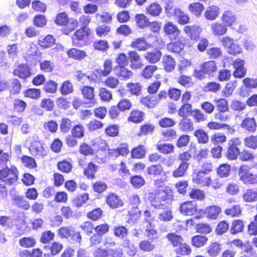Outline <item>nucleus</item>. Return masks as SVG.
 <instances>
[{
  "instance_id": "aec40b11",
  "label": "nucleus",
  "mask_w": 257,
  "mask_h": 257,
  "mask_svg": "<svg viewBox=\"0 0 257 257\" xmlns=\"http://www.w3.org/2000/svg\"><path fill=\"white\" fill-rule=\"evenodd\" d=\"M145 56L148 62L151 63H155L160 60L161 57V52L158 49H154L151 52H148Z\"/></svg>"
},
{
  "instance_id": "c03bdc74",
  "label": "nucleus",
  "mask_w": 257,
  "mask_h": 257,
  "mask_svg": "<svg viewBox=\"0 0 257 257\" xmlns=\"http://www.w3.org/2000/svg\"><path fill=\"white\" fill-rule=\"evenodd\" d=\"M189 163L186 162H182L178 168L173 172L175 177H182L184 175L186 170L188 168Z\"/></svg>"
},
{
  "instance_id": "ea45409f",
  "label": "nucleus",
  "mask_w": 257,
  "mask_h": 257,
  "mask_svg": "<svg viewBox=\"0 0 257 257\" xmlns=\"http://www.w3.org/2000/svg\"><path fill=\"white\" fill-rule=\"evenodd\" d=\"M208 240V238L205 235H195L192 237V245L196 247H200L204 245Z\"/></svg>"
},
{
  "instance_id": "f704fd0d",
  "label": "nucleus",
  "mask_w": 257,
  "mask_h": 257,
  "mask_svg": "<svg viewBox=\"0 0 257 257\" xmlns=\"http://www.w3.org/2000/svg\"><path fill=\"white\" fill-rule=\"evenodd\" d=\"M221 209L219 207L213 205L207 207L205 209V212L208 218L215 219L217 217Z\"/></svg>"
},
{
  "instance_id": "1a4fd4ad",
  "label": "nucleus",
  "mask_w": 257,
  "mask_h": 257,
  "mask_svg": "<svg viewBox=\"0 0 257 257\" xmlns=\"http://www.w3.org/2000/svg\"><path fill=\"white\" fill-rule=\"evenodd\" d=\"M106 202L107 204L111 208H116L123 205L122 200L113 193H110L107 196Z\"/></svg>"
},
{
  "instance_id": "9d476101",
  "label": "nucleus",
  "mask_w": 257,
  "mask_h": 257,
  "mask_svg": "<svg viewBox=\"0 0 257 257\" xmlns=\"http://www.w3.org/2000/svg\"><path fill=\"white\" fill-rule=\"evenodd\" d=\"M207 174L203 171L200 170L197 172H194L193 175V181L197 184L209 185L211 181L210 177H206Z\"/></svg>"
},
{
  "instance_id": "4c0bfd02",
  "label": "nucleus",
  "mask_w": 257,
  "mask_h": 257,
  "mask_svg": "<svg viewBox=\"0 0 257 257\" xmlns=\"http://www.w3.org/2000/svg\"><path fill=\"white\" fill-rule=\"evenodd\" d=\"M212 32L215 35H222L226 33L227 27L224 24L216 23L212 25Z\"/></svg>"
},
{
  "instance_id": "cd10ccee",
  "label": "nucleus",
  "mask_w": 257,
  "mask_h": 257,
  "mask_svg": "<svg viewBox=\"0 0 257 257\" xmlns=\"http://www.w3.org/2000/svg\"><path fill=\"white\" fill-rule=\"evenodd\" d=\"M174 17L177 20L179 24L183 25L189 23L190 21V17L188 15L180 9L177 11V13Z\"/></svg>"
},
{
  "instance_id": "bf43d9fd",
  "label": "nucleus",
  "mask_w": 257,
  "mask_h": 257,
  "mask_svg": "<svg viewBox=\"0 0 257 257\" xmlns=\"http://www.w3.org/2000/svg\"><path fill=\"white\" fill-rule=\"evenodd\" d=\"M57 168L61 172L68 173L72 169V164L66 160H63L57 163Z\"/></svg>"
},
{
  "instance_id": "0eeeda50",
  "label": "nucleus",
  "mask_w": 257,
  "mask_h": 257,
  "mask_svg": "<svg viewBox=\"0 0 257 257\" xmlns=\"http://www.w3.org/2000/svg\"><path fill=\"white\" fill-rule=\"evenodd\" d=\"M184 31L192 40H197L200 36L202 29L198 26H187L184 28Z\"/></svg>"
},
{
  "instance_id": "7c9ffc66",
  "label": "nucleus",
  "mask_w": 257,
  "mask_h": 257,
  "mask_svg": "<svg viewBox=\"0 0 257 257\" xmlns=\"http://www.w3.org/2000/svg\"><path fill=\"white\" fill-rule=\"evenodd\" d=\"M135 20L137 26L141 29L148 27L150 25L149 19L144 14H137L135 16Z\"/></svg>"
},
{
  "instance_id": "dca6fc26",
  "label": "nucleus",
  "mask_w": 257,
  "mask_h": 257,
  "mask_svg": "<svg viewBox=\"0 0 257 257\" xmlns=\"http://www.w3.org/2000/svg\"><path fill=\"white\" fill-rule=\"evenodd\" d=\"M188 10L193 15L199 18L204 10V6L200 2L193 3L189 5Z\"/></svg>"
},
{
  "instance_id": "a878e982",
  "label": "nucleus",
  "mask_w": 257,
  "mask_h": 257,
  "mask_svg": "<svg viewBox=\"0 0 257 257\" xmlns=\"http://www.w3.org/2000/svg\"><path fill=\"white\" fill-rule=\"evenodd\" d=\"M185 44L181 40L172 42L168 44V49L174 53L179 54L184 49Z\"/></svg>"
},
{
  "instance_id": "774afa93",
  "label": "nucleus",
  "mask_w": 257,
  "mask_h": 257,
  "mask_svg": "<svg viewBox=\"0 0 257 257\" xmlns=\"http://www.w3.org/2000/svg\"><path fill=\"white\" fill-rule=\"evenodd\" d=\"M40 90L35 88H28L24 92V95L26 97L35 99L39 98L40 97Z\"/></svg>"
},
{
  "instance_id": "de8ad7c7",
  "label": "nucleus",
  "mask_w": 257,
  "mask_h": 257,
  "mask_svg": "<svg viewBox=\"0 0 257 257\" xmlns=\"http://www.w3.org/2000/svg\"><path fill=\"white\" fill-rule=\"evenodd\" d=\"M55 42V39L52 35H48L43 39L42 40H39V44L44 48H47L51 47Z\"/></svg>"
},
{
  "instance_id": "f257e3e1",
  "label": "nucleus",
  "mask_w": 257,
  "mask_h": 257,
  "mask_svg": "<svg viewBox=\"0 0 257 257\" xmlns=\"http://www.w3.org/2000/svg\"><path fill=\"white\" fill-rule=\"evenodd\" d=\"M173 199V190L168 187L164 190H158L152 193L150 196L152 206L157 209H164L166 207L165 202L170 203Z\"/></svg>"
},
{
  "instance_id": "603ef678",
  "label": "nucleus",
  "mask_w": 257,
  "mask_h": 257,
  "mask_svg": "<svg viewBox=\"0 0 257 257\" xmlns=\"http://www.w3.org/2000/svg\"><path fill=\"white\" fill-rule=\"evenodd\" d=\"M243 223L241 220H236L233 221L230 230L231 234H235L243 231Z\"/></svg>"
},
{
  "instance_id": "6ab92c4d",
  "label": "nucleus",
  "mask_w": 257,
  "mask_h": 257,
  "mask_svg": "<svg viewBox=\"0 0 257 257\" xmlns=\"http://www.w3.org/2000/svg\"><path fill=\"white\" fill-rule=\"evenodd\" d=\"M236 145L235 142L233 141L232 144L228 147L226 154V157L228 160H233L237 159L239 154V149Z\"/></svg>"
},
{
  "instance_id": "412c9836",
  "label": "nucleus",
  "mask_w": 257,
  "mask_h": 257,
  "mask_svg": "<svg viewBox=\"0 0 257 257\" xmlns=\"http://www.w3.org/2000/svg\"><path fill=\"white\" fill-rule=\"evenodd\" d=\"M192 106L190 103H183L178 111V115L182 117H188L193 113Z\"/></svg>"
},
{
  "instance_id": "5701e85b",
  "label": "nucleus",
  "mask_w": 257,
  "mask_h": 257,
  "mask_svg": "<svg viewBox=\"0 0 257 257\" xmlns=\"http://www.w3.org/2000/svg\"><path fill=\"white\" fill-rule=\"evenodd\" d=\"M88 199L89 194L87 193H84L75 196L72 199V203L77 207H80L85 204Z\"/></svg>"
},
{
  "instance_id": "72a5a7b5",
  "label": "nucleus",
  "mask_w": 257,
  "mask_h": 257,
  "mask_svg": "<svg viewBox=\"0 0 257 257\" xmlns=\"http://www.w3.org/2000/svg\"><path fill=\"white\" fill-rule=\"evenodd\" d=\"M221 250V245L217 242L211 243L207 248V252L210 256L215 257L217 256Z\"/></svg>"
},
{
  "instance_id": "2eb2a0df",
  "label": "nucleus",
  "mask_w": 257,
  "mask_h": 257,
  "mask_svg": "<svg viewBox=\"0 0 257 257\" xmlns=\"http://www.w3.org/2000/svg\"><path fill=\"white\" fill-rule=\"evenodd\" d=\"M32 155L44 156L46 155L43 147L40 142L34 141L31 143L29 148Z\"/></svg>"
},
{
  "instance_id": "338daca9",
  "label": "nucleus",
  "mask_w": 257,
  "mask_h": 257,
  "mask_svg": "<svg viewBox=\"0 0 257 257\" xmlns=\"http://www.w3.org/2000/svg\"><path fill=\"white\" fill-rule=\"evenodd\" d=\"M60 90L62 95H65L68 94L72 92L73 90V85L69 81H65L62 84Z\"/></svg>"
},
{
  "instance_id": "a18cd8bd",
  "label": "nucleus",
  "mask_w": 257,
  "mask_h": 257,
  "mask_svg": "<svg viewBox=\"0 0 257 257\" xmlns=\"http://www.w3.org/2000/svg\"><path fill=\"white\" fill-rule=\"evenodd\" d=\"M194 135L197 138L199 143L205 144L209 139L208 136L203 129H197L194 133Z\"/></svg>"
},
{
  "instance_id": "f03ea898",
  "label": "nucleus",
  "mask_w": 257,
  "mask_h": 257,
  "mask_svg": "<svg viewBox=\"0 0 257 257\" xmlns=\"http://www.w3.org/2000/svg\"><path fill=\"white\" fill-rule=\"evenodd\" d=\"M18 179V171L16 167L9 168L8 166L0 170V180L5 184L11 185Z\"/></svg>"
},
{
  "instance_id": "37998d69",
  "label": "nucleus",
  "mask_w": 257,
  "mask_h": 257,
  "mask_svg": "<svg viewBox=\"0 0 257 257\" xmlns=\"http://www.w3.org/2000/svg\"><path fill=\"white\" fill-rule=\"evenodd\" d=\"M146 153L144 146L139 145L134 148L131 152V156L133 158L142 159L145 157Z\"/></svg>"
},
{
  "instance_id": "4468645a",
  "label": "nucleus",
  "mask_w": 257,
  "mask_h": 257,
  "mask_svg": "<svg viewBox=\"0 0 257 257\" xmlns=\"http://www.w3.org/2000/svg\"><path fill=\"white\" fill-rule=\"evenodd\" d=\"M90 34V30L87 27H82L81 28L77 30L72 38L73 43H76V41L83 40L87 38Z\"/></svg>"
},
{
  "instance_id": "c756f323",
  "label": "nucleus",
  "mask_w": 257,
  "mask_h": 257,
  "mask_svg": "<svg viewBox=\"0 0 257 257\" xmlns=\"http://www.w3.org/2000/svg\"><path fill=\"white\" fill-rule=\"evenodd\" d=\"M222 20L227 26L230 27L235 22L236 17L232 12L226 11L223 14Z\"/></svg>"
},
{
  "instance_id": "ddd939ff",
  "label": "nucleus",
  "mask_w": 257,
  "mask_h": 257,
  "mask_svg": "<svg viewBox=\"0 0 257 257\" xmlns=\"http://www.w3.org/2000/svg\"><path fill=\"white\" fill-rule=\"evenodd\" d=\"M179 129L182 132H189L194 130L192 120L188 117H182L178 124Z\"/></svg>"
},
{
  "instance_id": "e433bc0d",
  "label": "nucleus",
  "mask_w": 257,
  "mask_h": 257,
  "mask_svg": "<svg viewBox=\"0 0 257 257\" xmlns=\"http://www.w3.org/2000/svg\"><path fill=\"white\" fill-rule=\"evenodd\" d=\"M231 167L227 164H222L217 169V173L219 177H227L230 174Z\"/></svg>"
},
{
  "instance_id": "58836bf2",
  "label": "nucleus",
  "mask_w": 257,
  "mask_h": 257,
  "mask_svg": "<svg viewBox=\"0 0 257 257\" xmlns=\"http://www.w3.org/2000/svg\"><path fill=\"white\" fill-rule=\"evenodd\" d=\"M179 9L175 6L174 3L172 1H168L165 4V10L166 15L168 17L174 16L177 11Z\"/></svg>"
},
{
  "instance_id": "c85d7f7f",
  "label": "nucleus",
  "mask_w": 257,
  "mask_h": 257,
  "mask_svg": "<svg viewBox=\"0 0 257 257\" xmlns=\"http://www.w3.org/2000/svg\"><path fill=\"white\" fill-rule=\"evenodd\" d=\"M207 126L211 130H218L223 128L226 130L229 134H232L234 130L226 123H218L214 121H211L207 124Z\"/></svg>"
},
{
  "instance_id": "864d4df0",
  "label": "nucleus",
  "mask_w": 257,
  "mask_h": 257,
  "mask_svg": "<svg viewBox=\"0 0 257 257\" xmlns=\"http://www.w3.org/2000/svg\"><path fill=\"white\" fill-rule=\"evenodd\" d=\"M216 105L218 111L225 112L229 111L228 101L225 98H220L217 100Z\"/></svg>"
},
{
  "instance_id": "4be33fe9",
  "label": "nucleus",
  "mask_w": 257,
  "mask_h": 257,
  "mask_svg": "<svg viewBox=\"0 0 257 257\" xmlns=\"http://www.w3.org/2000/svg\"><path fill=\"white\" fill-rule=\"evenodd\" d=\"M147 14L153 17L159 16L162 11L161 6L157 3L151 4L146 8Z\"/></svg>"
},
{
  "instance_id": "20e7f679",
  "label": "nucleus",
  "mask_w": 257,
  "mask_h": 257,
  "mask_svg": "<svg viewBox=\"0 0 257 257\" xmlns=\"http://www.w3.org/2000/svg\"><path fill=\"white\" fill-rule=\"evenodd\" d=\"M250 167L247 165H241L239 169L238 175L240 180L246 184L257 183V175L250 171Z\"/></svg>"
},
{
  "instance_id": "393cba45",
  "label": "nucleus",
  "mask_w": 257,
  "mask_h": 257,
  "mask_svg": "<svg viewBox=\"0 0 257 257\" xmlns=\"http://www.w3.org/2000/svg\"><path fill=\"white\" fill-rule=\"evenodd\" d=\"M128 57L131 62V67L137 69L141 67V63L140 62V56L136 51H131L128 53Z\"/></svg>"
},
{
  "instance_id": "3c124183",
  "label": "nucleus",
  "mask_w": 257,
  "mask_h": 257,
  "mask_svg": "<svg viewBox=\"0 0 257 257\" xmlns=\"http://www.w3.org/2000/svg\"><path fill=\"white\" fill-rule=\"evenodd\" d=\"M174 246H178L183 241L181 236L174 233H170L166 237Z\"/></svg>"
},
{
  "instance_id": "6e6552de",
  "label": "nucleus",
  "mask_w": 257,
  "mask_h": 257,
  "mask_svg": "<svg viewBox=\"0 0 257 257\" xmlns=\"http://www.w3.org/2000/svg\"><path fill=\"white\" fill-rule=\"evenodd\" d=\"M13 73L15 76L23 79H26L32 74L30 67L27 64H20L17 69L14 70Z\"/></svg>"
},
{
  "instance_id": "4d7b16f0",
  "label": "nucleus",
  "mask_w": 257,
  "mask_h": 257,
  "mask_svg": "<svg viewBox=\"0 0 257 257\" xmlns=\"http://www.w3.org/2000/svg\"><path fill=\"white\" fill-rule=\"evenodd\" d=\"M21 160L24 166L27 168L32 169L37 167L36 160L32 157L24 155Z\"/></svg>"
},
{
  "instance_id": "39448f33",
  "label": "nucleus",
  "mask_w": 257,
  "mask_h": 257,
  "mask_svg": "<svg viewBox=\"0 0 257 257\" xmlns=\"http://www.w3.org/2000/svg\"><path fill=\"white\" fill-rule=\"evenodd\" d=\"M163 30L165 34L169 36V38L172 40L176 39L180 33L177 26L171 22H168L165 24Z\"/></svg>"
},
{
  "instance_id": "49530a36",
  "label": "nucleus",
  "mask_w": 257,
  "mask_h": 257,
  "mask_svg": "<svg viewBox=\"0 0 257 257\" xmlns=\"http://www.w3.org/2000/svg\"><path fill=\"white\" fill-rule=\"evenodd\" d=\"M237 86V81H230L226 84L225 88L222 90L223 96L227 97L232 94L234 89Z\"/></svg>"
},
{
  "instance_id": "473e14b6",
  "label": "nucleus",
  "mask_w": 257,
  "mask_h": 257,
  "mask_svg": "<svg viewBox=\"0 0 257 257\" xmlns=\"http://www.w3.org/2000/svg\"><path fill=\"white\" fill-rule=\"evenodd\" d=\"M67 55L69 57L76 60L82 59L86 55L85 51L76 48L69 49L67 52Z\"/></svg>"
},
{
  "instance_id": "680f3d73",
  "label": "nucleus",
  "mask_w": 257,
  "mask_h": 257,
  "mask_svg": "<svg viewBox=\"0 0 257 257\" xmlns=\"http://www.w3.org/2000/svg\"><path fill=\"white\" fill-rule=\"evenodd\" d=\"M128 90L133 95H139L141 94L142 86L139 83H128L126 85Z\"/></svg>"
},
{
  "instance_id": "8fccbe9b",
  "label": "nucleus",
  "mask_w": 257,
  "mask_h": 257,
  "mask_svg": "<svg viewBox=\"0 0 257 257\" xmlns=\"http://www.w3.org/2000/svg\"><path fill=\"white\" fill-rule=\"evenodd\" d=\"M82 93L84 97L90 100V102L93 101L94 97V88L92 87L85 86L81 89Z\"/></svg>"
},
{
  "instance_id": "b1692460",
  "label": "nucleus",
  "mask_w": 257,
  "mask_h": 257,
  "mask_svg": "<svg viewBox=\"0 0 257 257\" xmlns=\"http://www.w3.org/2000/svg\"><path fill=\"white\" fill-rule=\"evenodd\" d=\"M131 46L133 48L138 49L139 51H144L147 49L149 44L144 37L139 38L131 43Z\"/></svg>"
},
{
  "instance_id": "a19ab883",
  "label": "nucleus",
  "mask_w": 257,
  "mask_h": 257,
  "mask_svg": "<svg viewBox=\"0 0 257 257\" xmlns=\"http://www.w3.org/2000/svg\"><path fill=\"white\" fill-rule=\"evenodd\" d=\"M112 62L110 59H107L105 61L103 64V70L102 69H96L95 71L100 75L103 76H106L109 75L112 70Z\"/></svg>"
},
{
  "instance_id": "f3484780",
  "label": "nucleus",
  "mask_w": 257,
  "mask_h": 257,
  "mask_svg": "<svg viewBox=\"0 0 257 257\" xmlns=\"http://www.w3.org/2000/svg\"><path fill=\"white\" fill-rule=\"evenodd\" d=\"M13 200L15 205L19 208L25 210H28L30 208L29 202L25 197L21 195H16L13 197Z\"/></svg>"
},
{
  "instance_id": "f8f14e48",
  "label": "nucleus",
  "mask_w": 257,
  "mask_h": 257,
  "mask_svg": "<svg viewBox=\"0 0 257 257\" xmlns=\"http://www.w3.org/2000/svg\"><path fill=\"white\" fill-rule=\"evenodd\" d=\"M113 70L115 75L120 80H127L133 75L132 72L125 67H114Z\"/></svg>"
},
{
  "instance_id": "13d9d810",
  "label": "nucleus",
  "mask_w": 257,
  "mask_h": 257,
  "mask_svg": "<svg viewBox=\"0 0 257 257\" xmlns=\"http://www.w3.org/2000/svg\"><path fill=\"white\" fill-rule=\"evenodd\" d=\"M157 148L160 152L168 154L173 152L174 146L171 144L163 143L158 144Z\"/></svg>"
},
{
  "instance_id": "79ce46f5",
  "label": "nucleus",
  "mask_w": 257,
  "mask_h": 257,
  "mask_svg": "<svg viewBox=\"0 0 257 257\" xmlns=\"http://www.w3.org/2000/svg\"><path fill=\"white\" fill-rule=\"evenodd\" d=\"M144 113L143 111L135 110L132 111L128 118V120L135 123L141 122L143 119Z\"/></svg>"
},
{
  "instance_id": "c9c22d12",
  "label": "nucleus",
  "mask_w": 257,
  "mask_h": 257,
  "mask_svg": "<svg viewBox=\"0 0 257 257\" xmlns=\"http://www.w3.org/2000/svg\"><path fill=\"white\" fill-rule=\"evenodd\" d=\"M130 179L132 186L136 189L141 188L145 184V179L141 175H135L132 176Z\"/></svg>"
},
{
  "instance_id": "2f4dec72",
  "label": "nucleus",
  "mask_w": 257,
  "mask_h": 257,
  "mask_svg": "<svg viewBox=\"0 0 257 257\" xmlns=\"http://www.w3.org/2000/svg\"><path fill=\"white\" fill-rule=\"evenodd\" d=\"M201 68L207 74H210L217 70L216 63L215 61H209L204 63Z\"/></svg>"
},
{
  "instance_id": "a211bd4d",
  "label": "nucleus",
  "mask_w": 257,
  "mask_h": 257,
  "mask_svg": "<svg viewBox=\"0 0 257 257\" xmlns=\"http://www.w3.org/2000/svg\"><path fill=\"white\" fill-rule=\"evenodd\" d=\"M219 8L216 6L208 7L204 13V17L206 20L209 21L214 20L218 16Z\"/></svg>"
},
{
  "instance_id": "bb28decb",
  "label": "nucleus",
  "mask_w": 257,
  "mask_h": 257,
  "mask_svg": "<svg viewBox=\"0 0 257 257\" xmlns=\"http://www.w3.org/2000/svg\"><path fill=\"white\" fill-rule=\"evenodd\" d=\"M163 63L164 68L167 72H171L175 68V60L170 55H165L163 57Z\"/></svg>"
},
{
  "instance_id": "0e129e2a",
  "label": "nucleus",
  "mask_w": 257,
  "mask_h": 257,
  "mask_svg": "<svg viewBox=\"0 0 257 257\" xmlns=\"http://www.w3.org/2000/svg\"><path fill=\"white\" fill-rule=\"evenodd\" d=\"M74 228L72 226L61 227L58 229V234L62 238H69Z\"/></svg>"
},
{
  "instance_id": "7ed1b4c3",
  "label": "nucleus",
  "mask_w": 257,
  "mask_h": 257,
  "mask_svg": "<svg viewBox=\"0 0 257 257\" xmlns=\"http://www.w3.org/2000/svg\"><path fill=\"white\" fill-rule=\"evenodd\" d=\"M140 203V199L138 195H134L129 199L130 207L132 208H130L128 213L129 220L133 222L138 220L141 216V211L138 207Z\"/></svg>"
},
{
  "instance_id": "69168bd1",
  "label": "nucleus",
  "mask_w": 257,
  "mask_h": 257,
  "mask_svg": "<svg viewBox=\"0 0 257 257\" xmlns=\"http://www.w3.org/2000/svg\"><path fill=\"white\" fill-rule=\"evenodd\" d=\"M58 84L54 81L50 80L47 81L44 86L46 92L54 93L57 90Z\"/></svg>"
},
{
  "instance_id": "6e6d98bb",
  "label": "nucleus",
  "mask_w": 257,
  "mask_h": 257,
  "mask_svg": "<svg viewBox=\"0 0 257 257\" xmlns=\"http://www.w3.org/2000/svg\"><path fill=\"white\" fill-rule=\"evenodd\" d=\"M243 198L245 202H252L257 200V192L252 189L247 190L243 195Z\"/></svg>"
},
{
  "instance_id": "052dcab7",
  "label": "nucleus",
  "mask_w": 257,
  "mask_h": 257,
  "mask_svg": "<svg viewBox=\"0 0 257 257\" xmlns=\"http://www.w3.org/2000/svg\"><path fill=\"white\" fill-rule=\"evenodd\" d=\"M175 251L177 254L185 255L189 254L191 252L190 246L186 243L182 242L176 248Z\"/></svg>"
},
{
  "instance_id": "5fc2aeb1",
  "label": "nucleus",
  "mask_w": 257,
  "mask_h": 257,
  "mask_svg": "<svg viewBox=\"0 0 257 257\" xmlns=\"http://www.w3.org/2000/svg\"><path fill=\"white\" fill-rule=\"evenodd\" d=\"M96 172V165L92 162H90L87 168L84 170V174L89 179L94 178L95 174Z\"/></svg>"
},
{
  "instance_id": "9b49d317",
  "label": "nucleus",
  "mask_w": 257,
  "mask_h": 257,
  "mask_svg": "<svg viewBox=\"0 0 257 257\" xmlns=\"http://www.w3.org/2000/svg\"><path fill=\"white\" fill-rule=\"evenodd\" d=\"M240 126L245 131L253 133L256 129L257 124L254 117H246L242 120Z\"/></svg>"
},
{
  "instance_id": "09e8293b",
  "label": "nucleus",
  "mask_w": 257,
  "mask_h": 257,
  "mask_svg": "<svg viewBox=\"0 0 257 257\" xmlns=\"http://www.w3.org/2000/svg\"><path fill=\"white\" fill-rule=\"evenodd\" d=\"M36 243V241L33 237H23L19 240L20 245L26 248L33 247Z\"/></svg>"
},
{
  "instance_id": "423d86ee",
  "label": "nucleus",
  "mask_w": 257,
  "mask_h": 257,
  "mask_svg": "<svg viewBox=\"0 0 257 257\" xmlns=\"http://www.w3.org/2000/svg\"><path fill=\"white\" fill-rule=\"evenodd\" d=\"M180 211L185 215H192L197 211L195 201H187L180 205Z\"/></svg>"
},
{
  "instance_id": "e2e57ef3",
  "label": "nucleus",
  "mask_w": 257,
  "mask_h": 257,
  "mask_svg": "<svg viewBox=\"0 0 257 257\" xmlns=\"http://www.w3.org/2000/svg\"><path fill=\"white\" fill-rule=\"evenodd\" d=\"M163 172L160 164L153 165L147 168V174L150 175H159Z\"/></svg>"
}]
</instances>
